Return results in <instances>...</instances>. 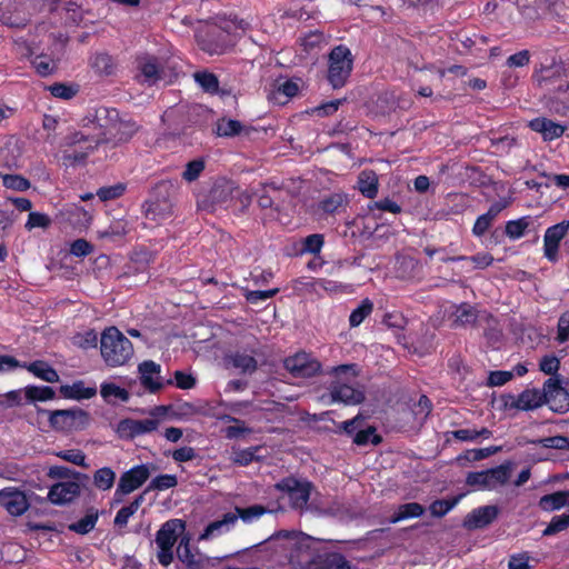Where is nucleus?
<instances>
[{
    "mask_svg": "<svg viewBox=\"0 0 569 569\" xmlns=\"http://www.w3.org/2000/svg\"><path fill=\"white\" fill-rule=\"evenodd\" d=\"M120 112L113 108L101 107L96 110L94 122L99 132L89 134L74 132L66 138L60 150L61 159L66 166H74L84 161L99 142H106L109 133L114 129Z\"/></svg>",
    "mask_w": 569,
    "mask_h": 569,
    "instance_id": "f257e3e1",
    "label": "nucleus"
},
{
    "mask_svg": "<svg viewBox=\"0 0 569 569\" xmlns=\"http://www.w3.org/2000/svg\"><path fill=\"white\" fill-rule=\"evenodd\" d=\"M101 357L111 368L126 366L133 357L131 341L116 327L103 330L100 338Z\"/></svg>",
    "mask_w": 569,
    "mask_h": 569,
    "instance_id": "f03ea898",
    "label": "nucleus"
},
{
    "mask_svg": "<svg viewBox=\"0 0 569 569\" xmlns=\"http://www.w3.org/2000/svg\"><path fill=\"white\" fill-rule=\"evenodd\" d=\"M331 373L336 379L330 387L331 402H342L348 406L362 402L365 399L363 392L342 381L343 379L349 380L356 378L357 370L355 365L335 367Z\"/></svg>",
    "mask_w": 569,
    "mask_h": 569,
    "instance_id": "7ed1b4c3",
    "label": "nucleus"
},
{
    "mask_svg": "<svg viewBox=\"0 0 569 569\" xmlns=\"http://www.w3.org/2000/svg\"><path fill=\"white\" fill-rule=\"evenodd\" d=\"M512 470V462L507 461L495 468L469 472L466 477V483L475 490L493 491L509 481Z\"/></svg>",
    "mask_w": 569,
    "mask_h": 569,
    "instance_id": "20e7f679",
    "label": "nucleus"
},
{
    "mask_svg": "<svg viewBox=\"0 0 569 569\" xmlns=\"http://www.w3.org/2000/svg\"><path fill=\"white\" fill-rule=\"evenodd\" d=\"M48 415L50 427L59 432L71 433L87 428L90 418L89 413L79 408L60 410H41Z\"/></svg>",
    "mask_w": 569,
    "mask_h": 569,
    "instance_id": "39448f33",
    "label": "nucleus"
},
{
    "mask_svg": "<svg viewBox=\"0 0 569 569\" xmlns=\"http://www.w3.org/2000/svg\"><path fill=\"white\" fill-rule=\"evenodd\" d=\"M184 531V522L180 519H171L164 522L156 535L158 546L157 559L167 567L173 560L172 548L179 536Z\"/></svg>",
    "mask_w": 569,
    "mask_h": 569,
    "instance_id": "423d86ee",
    "label": "nucleus"
},
{
    "mask_svg": "<svg viewBox=\"0 0 569 569\" xmlns=\"http://www.w3.org/2000/svg\"><path fill=\"white\" fill-rule=\"evenodd\" d=\"M352 70L351 51L343 46H338L329 54L328 80L333 88L345 86Z\"/></svg>",
    "mask_w": 569,
    "mask_h": 569,
    "instance_id": "0eeeda50",
    "label": "nucleus"
},
{
    "mask_svg": "<svg viewBox=\"0 0 569 569\" xmlns=\"http://www.w3.org/2000/svg\"><path fill=\"white\" fill-rule=\"evenodd\" d=\"M276 488L283 492L293 509L303 510L312 492V483L308 480H300L293 477H288L280 480Z\"/></svg>",
    "mask_w": 569,
    "mask_h": 569,
    "instance_id": "6e6552de",
    "label": "nucleus"
},
{
    "mask_svg": "<svg viewBox=\"0 0 569 569\" xmlns=\"http://www.w3.org/2000/svg\"><path fill=\"white\" fill-rule=\"evenodd\" d=\"M150 477V469L147 465H138L124 471L118 481L113 493V502L120 503L124 496L139 489Z\"/></svg>",
    "mask_w": 569,
    "mask_h": 569,
    "instance_id": "1a4fd4ad",
    "label": "nucleus"
},
{
    "mask_svg": "<svg viewBox=\"0 0 569 569\" xmlns=\"http://www.w3.org/2000/svg\"><path fill=\"white\" fill-rule=\"evenodd\" d=\"M543 405L558 413L569 410V392L562 386L561 377H550L542 386Z\"/></svg>",
    "mask_w": 569,
    "mask_h": 569,
    "instance_id": "9d476101",
    "label": "nucleus"
},
{
    "mask_svg": "<svg viewBox=\"0 0 569 569\" xmlns=\"http://www.w3.org/2000/svg\"><path fill=\"white\" fill-rule=\"evenodd\" d=\"M134 69V79L148 87L157 84L162 78L159 59L149 53H141L136 57Z\"/></svg>",
    "mask_w": 569,
    "mask_h": 569,
    "instance_id": "9b49d317",
    "label": "nucleus"
},
{
    "mask_svg": "<svg viewBox=\"0 0 569 569\" xmlns=\"http://www.w3.org/2000/svg\"><path fill=\"white\" fill-rule=\"evenodd\" d=\"M569 231V220H562L545 231L543 234V256L550 262L559 260V247L562 239Z\"/></svg>",
    "mask_w": 569,
    "mask_h": 569,
    "instance_id": "f8f14e48",
    "label": "nucleus"
},
{
    "mask_svg": "<svg viewBox=\"0 0 569 569\" xmlns=\"http://www.w3.org/2000/svg\"><path fill=\"white\" fill-rule=\"evenodd\" d=\"M177 557L188 569H210L216 561L198 550H192L188 537L181 538L177 548Z\"/></svg>",
    "mask_w": 569,
    "mask_h": 569,
    "instance_id": "ddd939ff",
    "label": "nucleus"
},
{
    "mask_svg": "<svg viewBox=\"0 0 569 569\" xmlns=\"http://www.w3.org/2000/svg\"><path fill=\"white\" fill-rule=\"evenodd\" d=\"M158 426L159 420L152 418L141 420L123 419L117 425L116 432L121 439H133L157 430Z\"/></svg>",
    "mask_w": 569,
    "mask_h": 569,
    "instance_id": "4468645a",
    "label": "nucleus"
},
{
    "mask_svg": "<svg viewBox=\"0 0 569 569\" xmlns=\"http://www.w3.org/2000/svg\"><path fill=\"white\" fill-rule=\"evenodd\" d=\"M286 369L295 377H312L320 370V363L307 352H298L284 360Z\"/></svg>",
    "mask_w": 569,
    "mask_h": 569,
    "instance_id": "2eb2a0df",
    "label": "nucleus"
},
{
    "mask_svg": "<svg viewBox=\"0 0 569 569\" xmlns=\"http://www.w3.org/2000/svg\"><path fill=\"white\" fill-rule=\"evenodd\" d=\"M0 506L11 516L18 517L29 509V501L23 491L8 487L0 490Z\"/></svg>",
    "mask_w": 569,
    "mask_h": 569,
    "instance_id": "dca6fc26",
    "label": "nucleus"
},
{
    "mask_svg": "<svg viewBox=\"0 0 569 569\" xmlns=\"http://www.w3.org/2000/svg\"><path fill=\"white\" fill-rule=\"evenodd\" d=\"M80 483L74 480L60 481L52 485L48 492V500L57 506L72 502L80 496Z\"/></svg>",
    "mask_w": 569,
    "mask_h": 569,
    "instance_id": "f3484780",
    "label": "nucleus"
},
{
    "mask_svg": "<svg viewBox=\"0 0 569 569\" xmlns=\"http://www.w3.org/2000/svg\"><path fill=\"white\" fill-rule=\"evenodd\" d=\"M543 405L542 390L537 388L526 389L517 397L508 396L505 406L510 409L530 411Z\"/></svg>",
    "mask_w": 569,
    "mask_h": 569,
    "instance_id": "a211bd4d",
    "label": "nucleus"
},
{
    "mask_svg": "<svg viewBox=\"0 0 569 569\" xmlns=\"http://www.w3.org/2000/svg\"><path fill=\"white\" fill-rule=\"evenodd\" d=\"M141 385L151 392L158 391L163 387L160 377L161 367L152 360L143 361L139 365Z\"/></svg>",
    "mask_w": 569,
    "mask_h": 569,
    "instance_id": "6ab92c4d",
    "label": "nucleus"
},
{
    "mask_svg": "<svg viewBox=\"0 0 569 569\" xmlns=\"http://www.w3.org/2000/svg\"><path fill=\"white\" fill-rule=\"evenodd\" d=\"M499 515L497 506H483L473 509L463 520L467 529H479L490 525Z\"/></svg>",
    "mask_w": 569,
    "mask_h": 569,
    "instance_id": "aec40b11",
    "label": "nucleus"
},
{
    "mask_svg": "<svg viewBox=\"0 0 569 569\" xmlns=\"http://www.w3.org/2000/svg\"><path fill=\"white\" fill-rule=\"evenodd\" d=\"M238 522V516L227 512L221 519L210 522L199 536V540H211L230 532Z\"/></svg>",
    "mask_w": 569,
    "mask_h": 569,
    "instance_id": "412c9836",
    "label": "nucleus"
},
{
    "mask_svg": "<svg viewBox=\"0 0 569 569\" xmlns=\"http://www.w3.org/2000/svg\"><path fill=\"white\" fill-rule=\"evenodd\" d=\"M59 391L66 399L81 401L93 398L97 395V386L93 382L87 385L83 380H77L70 385H61Z\"/></svg>",
    "mask_w": 569,
    "mask_h": 569,
    "instance_id": "4be33fe9",
    "label": "nucleus"
},
{
    "mask_svg": "<svg viewBox=\"0 0 569 569\" xmlns=\"http://www.w3.org/2000/svg\"><path fill=\"white\" fill-rule=\"evenodd\" d=\"M300 90L298 80L286 79L278 80L273 90L269 93V100L277 104H286L291 98L296 97Z\"/></svg>",
    "mask_w": 569,
    "mask_h": 569,
    "instance_id": "5701e85b",
    "label": "nucleus"
},
{
    "mask_svg": "<svg viewBox=\"0 0 569 569\" xmlns=\"http://www.w3.org/2000/svg\"><path fill=\"white\" fill-rule=\"evenodd\" d=\"M139 126L128 116H119L114 129L109 133L106 142L121 143L129 141L138 131Z\"/></svg>",
    "mask_w": 569,
    "mask_h": 569,
    "instance_id": "b1692460",
    "label": "nucleus"
},
{
    "mask_svg": "<svg viewBox=\"0 0 569 569\" xmlns=\"http://www.w3.org/2000/svg\"><path fill=\"white\" fill-rule=\"evenodd\" d=\"M555 71L546 69L542 76V82L547 89L555 94V97L561 101L569 100V80L566 76H558L553 79Z\"/></svg>",
    "mask_w": 569,
    "mask_h": 569,
    "instance_id": "393cba45",
    "label": "nucleus"
},
{
    "mask_svg": "<svg viewBox=\"0 0 569 569\" xmlns=\"http://www.w3.org/2000/svg\"><path fill=\"white\" fill-rule=\"evenodd\" d=\"M531 130L540 133L546 141L560 138L566 127L547 118H536L529 122Z\"/></svg>",
    "mask_w": 569,
    "mask_h": 569,
    "instance_id": "a878e982",
    "label": "nucleus"
},
{
    "mask_svg": "<svg viewBox=\"0 0 569 569\" xmlns=\"http://www.w3.org/2000/svg\"><path fill=\"white\" fill-rule=\"evenodd\" d=\"M22 368H26L34 377L46 382L53 383L59 381L58 372L46 361L37 360L29 365H22Z\"/></svg>",
    "mask_w": 569,
    "mask_h": 569,
    "instance_id": "bb28decb",
    "label": "nucleus"
},
{
    "mask_svg": "<svg viewBox=\"0 0 569 569\" xmlns=\"http://www.w3.org/2000/svg\"><path fill=\"white\" fill-rule=\"evenodd\" d=\"M538 505L545 511L559 510L569 506V491H557L550 495H545L539 499Z\"/></svg>",
    "mask_w": 569,
    "mask_h": 569,
    "instance_id": "cd10ccee",
    "label": "nucleus"
},
{
    "mask_svg": "<svg viewBox=\"0 0 569 569\" xmlns=\"http://www.w3.org/2000/svg\"><path fill=\"white\" fill-rule=\"evenodd\" d=\"M359 191L368 197L375 198L378 193V177L372 170H363L358 177Z\"/></svg>",
    "mask_w": 569,
    "mask_h": 569,
    "instance_id": "c85d7f7f",
    "label": "nucleus"
},
{
    "mask_svg": "<svg viewBox=\"0 0 569 569\" xmlns=\"http://www.w3.org/2000/svg\"><path fill=\"white\" fill-rule=\"evenodd\" d=\"M451 319L456 327L473 325L477 320V311L472 306L462 303L455 307V311L451 313Z\"/></svg>",
    "mask_w": 569,
    "mask_h": 569,
    "instance_id": "c756f323",
    "label": "nucleus"
},
{
    "mask_svg": "<svg viewBox=\"0 0 569 569\" xmlns=\"http://www.w3.org/2000/svg\"><path fill=\"white\" fill-rule=\"evenodd\" d=\"M425 508L418 502H409L398 507L397 511L389 519L390 523H397L399 521L418 518L422 516Z\"/></svg>",
    "mask_w": 569,
    "mask_h": 569,
    "instance_id": "7c9ffc66",
    "label": "nucleus"
},
{
    "mask_svg": "<svg viewBox=\"0 0 569 569\" xmlns=\"http://www.w3.org/2000/svg\"><path fill=\"white\" fill-rule=\"evenodd\" d=\"M301 47L307 54L316 57L326 44L325 34L320 31H310L301 38Z\"/></svg>",
    "mask_w": 569,
    "mask_h": 569,
    "instance_id": "2f4dec72",
    "label": "nucleus"
},
{
    "mask_svg": "<svg viewBox=\"0 0 569 569\" xmlns=\"http://www.w3.org/2000/svg\"><path fill=\"white\" fill-rule=\"evenodd\" d=\"M116 477V472L110 467H102L94 471L92 480L98 490L108 491L113 487Z\"/></svg>",
    "mask_w": 569,
    "mask_h": 569,
    "instance_id": "473e14b6",
    "label": "nucleus"
},
{
    "mask_svg": "<svg viewBox=\"0 0 569 569\" xmlns=\"http://www.w3.org/2000/svg\"><path fill=\"white\" fill-rule=\"evenodd\" d=\"M268 510L260 506L253 505L247 508L236 507L232 512L233 516H238V520L241 519L244 523L249 525L260 519Z\"/></svg>",
    "mask_w": 569,
    "mask_h": 569,
    "instance_id": "72a5a7b5",
    "label": "nucleus"
},
{
    "mask_svg": "<svg viewBox=\"0 0 569 569\" xmlns=\"http://www.w3.org/2000/svg\"><path fill=\"white\" fill-rule=\"evenodd\" d=\"M229 362L243 373H251L257 369V360L247 353L236 352L229 357Z\"/></svg>",
    "mask_w": 569,
    "mask_h": 569,
    "instance_id": "f704fd0d",
    "label": "nucleus"
},
{
    "mask_svg": "<svg viewBox=\"0 0 569 569\" xmlns=\"http://www.w3.org/2000/svg\"><path fill=\"white\" fill-rule=\"evenodd\" d=\"M373 311V302L366 298L363 299L360 305L352 310L349 317V325L351 328L359 327L363 320L371 315Z\"/></svg>",
    "mask_w": 569,
    "mask_h": 569,
    "instance_id": "c9c22d12",
    "label": "nucleus"
},
{
    "mask_svg": "<svg viewBox=\"0 0 569 569\" xmlns=\"http://www.w3.org/2000/svg\"><path fill=\"white\" fill-rule=\"evenodd\" d=\"M98 517H99L98 511L91 509L83 518L69 525V529L79 535H86L94 528V526L98 521Z\"/></svg>",
    "mask_w": 569,
    "mask_h": 569,
    "instance_id": "e433bc0d",
    "label": "nucleus"
},
{
    "mask_svg": "<svg viewBox=\"0 0 569 569\" xmlns=\"http://www.w3.org/2000/svg\"><path fill=\"white\" fill-rule=\"evenodd\" d=\"M23 391L29 401H48L56 396L54 390L48 386H27Z\"/></svg>",
    "mask_w": 569,
    "mask_h": 569,
    "instance_id": "4c0bfd02",
    "label": "nucleus"
},
{
    "mask_svg": "<svg viewBox=\"0 0 569 569\" xmlns=\"http://www.w3.org/2000/svg\"><path fill=\"white\" fill-rule=\"evenodd\" d=\"M143 500H144L143 495H140L128 506L122 507L116 515L114 525L119 526V527L126 526L128 523L130 517L133 516L138 511L141 503L143 502Z\"/></svg>",
    "mask_w": 569,
    "mask_h": 569,
    "instance_id": "58836bf2",
    "label": "nucleus"
},
{
    "mask_svg": "<svg viewBox=\"0 0 569 569\" xmlns=\"http://www.w3.org/2000/svg\"><path fill=\"white\" fill-rule=\"evenodd\" d=\"M530 223V217H522L517 220H510L506 224V234L512 240L520 239L525 234Z\"/></svg>",
    "mask_w": 569,
    "mask_h": 569,
    "instance_id": "ea45409f",
    "label": "nucleus"
},
{
    "mask_svg": "<svg viewBox=\"0 0 569 569\" xmlns=\"http://www.w3.org/2000/svg\"><path fill=\"white\" fill-rule=\"evenodd\" d=\"M462 496H457L451 499H439L433 501L430 507V513L433 517L440 518L451 511L460 501Z\"/></svg>",
    "mask_w": 569,
    "mask_h": 569,
    "instance_id": "a19ab883",
    "label": "nucleus"
},
{
    "mask_svg": "<svg viewBox=\"0 0 569 569\" xmlns=\"http://www.w3.org/2000/svg\"><path fill=\"white\" fill-rule=\"evenodd\" d=\"M100 393L106 401H110L112 399L128 401L129 399V392L124 388L112 382H103L101 385Z\"/></svg>",
    "mask_w": 569,
    "mask_h": 569,
    "instance_id": "79ce46f5",
    "label": "nucleus"
},
{
    "mask_svg": "<svg viewBox=\"0 0 569 569\" xmlns=\"http://www.w3.org/2000/svg\"><path fill=\"white\" fill-rule=\"evenodd\" d=\"M323 244H325V239H323L322 234H319V233L310 234V236L306 237L305 239H302L300 253L301 254L311 253V254L318 256L320 253Z\"/></svg>",
    "mask_w": 569,
    "mask_h": 569,
    "instance_id": "37998d69",
    "label": "nucleus"
},
{
    "mask_svg": "<svg viewBox=\"0 0 569 569\" xmlns=\"http://www.w3.org/2000/svg\"><path fill=\"white\" fill-rule=\"evenodd\" d=\"M54 455L72 465H76L78 467L87 468V457L84 452L80 449H67V450H60L54 452Z\"/></svg>",
    "mask_w": 569,
    "mask_h": 569,
    "instance_id": "c03bdc74",
    "label": "nucleus"
},
{
    "mask_svg": "<svg viewBox=\"0 0 569 569\" xmlns=\"http://www.w3.org/2000/svg\"><path fill=\"white\" fill-rule=\"evenodd\" d=\"M1 179H2V184L7 189H11L14 191H20V192L27 191L31 187L30 181L20 174H7L6 173V174H1Z\"/></svg>",
    "mask_w": 569,
    "mask_h": 569,
    "instance_id": "a18cd8bd",
    "label": "nucleus"
},
{
    "mask_svg": "<svg viewBox=\"0 0 569 569\" xmlns=\"http://www.w3.org/2000/svg\"><path fill=\"white\" fill-rule=\"evenodd\" d=\"M347 198L342 193H333L325 198L320 203L319 208L326 213H336L345 203Z\"/></svg>",
    "mask_w": 569,
    "mask_h": 569,
    "instance_id": "49530a36",
    "label": "nucleus"
},
{
    "mask_svg": "<svg viewBox=\"0 0 569 569\" xmlns=\"http://www.w3.org/2000/svg\"><path fill=\"white\" fill-rule=\"evenodd\" d=\"M452 435L460 441H476L478 438L488 439L491 436V431L487 428L480 430L466 428L455 430Z\"/></svg>",
    "mask_w": 569,
    "mask_h": 569,
    "instance_id": "de8ad7c7",
    "label": "nucleus"
},
{
    "mask_svg": "<svg viewBox=\"0 0 569 569\" xmlns=\"http://www.w3.org/2000/svg\"><path fill=\"white\" fill-rule=\"evenodd\" d=\"M92 68L101 74H111L114 70L113 59L107 53H97L91 60Z\"/></svg>",
    "mask_w": 569,
    "mask_h": 569,
    "instance_id": "09e8293b",
    "label": "nucleus"
},
{
    "mask_svg": "<svg viewBox=\"0 0 569 569\" xmlns=\"http://www.w3.org/2000/svg\"><path fill=\"white\" fill-rule=\"evenodd\" d=\"M196 82L207 92L214 93L219 89V81L217 77L211 72H196L194 73Z\"/></svg>",
    "mask_w": 569,
    "mask_h": 569,
    "instance_id": "8fccbe9b",
    "label": "nucleus"
},
{
    "mask_svg": "<svg viewBox=\"0 0 569 569\" xmlns=\"http://www.w3.org/2000/svg\"><path fill=\"white\" fill-rule=\"evenodd\" d=\"M206 168L203 159H194L186 164V169L182 172V179L187 182L197 180Z\"/></svg>",
    "mask_w": 569,
    "mask_h": 569,
    "instance_id": "3c124183",
    "label": "nucleus"
},
{
    "mask_svg": "<svg viewBox=\"0 0 569 569\" xmlns=\"http://www.w3.org/2000/svg\"><path fill=\"white\" fill-rule=\"evenodd\" d=\"M147 218L154 220V221H163L171 217L172 210L171 206L168 203H152L147 209Z\"/></svg>",
    "mask_w": 569,
    "mask_h": 569,
    "instance_id": "603ef678",
    "label": "nucleus"
},
{
    "mask_svg": "<svg viewBox=\"0 0 569 569\" xmlns=\"http://www.w3.org/2000/svg\"><path fill=\"white\" fill-rule=\"evenodd\" d=\"M567 528H569V511L555 516L543 530V536H552L566 530Z\"/></svg>",
    "mask_w": 569,
    "mask_h": 569,
    "instance_id": "864d4df0",
    "label": "nucleus"
},
{
    "mask_svg": "<svg viewBox=\"0 0 569 569\" xmlns=\"http://www.w3.org/2000/svg\"><path fill=\"white\" fill-rule=\"evenodd\" d=\"M68 220L74 224L88 226L91 221L90 213L80 206H72L66 210Z\"/></svg>",
    "mask_w": 569,
    "mask_h": 569,
    "instance_id": "5fc2aeb1",
    "label": "nucleus"
},
{
    "mask_svg": "<svg viewBox=\"0 0 569 569\" xmlns=\"http://www.w3.org/2000/svg\"><path fill=\"white\" fill-rule=\"evenodd\" d=\"M353 442L359 446H363L369 442H372L376 445V443L380 442V438H379V436L376 435V429L373 427H365V425H363L356 432V435L353 437Z\"/></svg>",
    "mask_w": 569,
    "mask_h": 569,
    "instance_id": "6e6d98bb",
    "label": "nucleus"
},
{
    "mask_svg": "<svg viewBox=\"0 0 569 569\" xmlns=\"http://www.w3.org/2000/svg\"><path fill=\"white\" fill-rule=\"evenodd\" d=\"M177 485L178 479L174 475H160L151 480L148 489L163 491L173 488Z\"/></svg>",
    "mask_w": 569,
    "mask_h": 569,
    "instance_id": "4d7b16f0",
    "label": "nucleus"
},
{
    "mask_svg": "<svg viewBox=\"0 0 569 569\" xmlns=\"http://www.w3.org/2000/svg\"><path fill=\"white\" fill-rule=\"evenodd\" d=\"M51 223V219L48 214L38 212V211H30L28 216V220L24 224V228L28 231H31L34 228H48Z\"/></svg>",
    "mask_w": 569,
    "mask_h": 569,
    "instance_id": "13d9d810",
    "label": "nucleus"
},
{
    "mask_svg": "<svg viewBox=\"0 0 569 569\" xmlns=\"http://www.w3.org/2000/svg\"><path fill=\"white\" fill-rule=\"evenodd\" d=\"M559 368L560 360L553 355L542 357L539 362L540 371H542L545 375H549L550 377H560L558 375Z\"/></svg>",
    "mask_w": 569,
    "mask_h": 569,
    "instance_id": "bf43d9fd",
    "label": "nucleus"
},
{
    "mask_svg": "<svg viewBox=\"0 0 569 569\" xmlns=\"http://www.w3.org/2000/svg\"><path fill=\"white\" fill-rule=\"evenodd\" d=\"M241 123L237 120L228 119L221 120L217 126V133L220 137H231L240 133Z\"/></svg>",
    "mask_w": 569,
    "mask_h": 569,
    "instance_id": "052dcab7",
    "label": "nucleus"
},
{
    "mask_svg": "<svg viewBox=\"0 0 569 569\" xmlns=\"http://www.w3.org/2000/svg\"><path fill=\"white\" fill-rule=\"evenodd\" d=\"M50 93L60 99L69 100L76 96L78 89L74 86H69L64 83H54L48 87Z\"/></svg>",
    "mask_w": 569,
    "mask_h": 569,
    "instance_id": "680f3d73",
    "label": "nucleus"
},
{
    "mask_svg": "<svg viewBox=\"0 0 569 569\" xmlns=\"http://www.w3.org/2000/svg\"><path fill=\"white\" fill-rule=\"evenodd\" d=\"M323 569H353V567L342 555L330 553L323 561Z\"/></svg>",
    "mask_w": 569,
    "mask_h": 569,
    "instance_id": "e2e57ef3",
    "label": "nucleus"
},
{
    "mask_svg": "<svg viewBox=\"0 0 569 569\" xmlns=\"http://www.w3.org/2000/svg\"><path fill=\"white\" fill-rule=\"evenodd\" d=\"M31 63L40 76H48L54 69V63L52 59H50L47 56H36L31 60Z\"/></svg>",
    "mask_w": 569,
    "mask_h": 569,
    "instance_id": "0e129e2a",
    "label": "nucleus"
},
{
    "mask_svg": "<svg viewBox=\"0 0 569 569\" xmlns=\"http://www.w3.org/2000/svg\"><path fill=\"white\" fill-rule=\"evenodd\" d=\"M173 378L176 387L182 390L192 389L197 383L196 377L190 372L177 370Z\"/></svg>",
    "mask_w": 569,
    "mask_h": 569,
    "instance_id": "69168bd1",
    "label": "nucleus"
},
{
    "mask_svg": "<svg viewBox=\"0 0 569 569\" xmlns=\"http://www.w3.org/2000/svg\"><path fill=\"white\" fill-rule=\"evenodd\" d=\"M124 189V186L121 183L110 187H102L97 191V196L101 201L113 200L122 196Z\"/></svg>",
    "mask_w": 569,
    "mask_h": 569,
    "instance_id": "338daca9",
    "label": "nucleus"
},
{
    "mask_svg": "<svg viewBox=\"0 0 569 569\" xmlns=\"http://www.w3.org/2000/svg\"><path fill=\"white\" fill-rule=\"evenodd\" d=\"M569 339V309L563 312L558 321V333L557 340L560 343L566 342Z\"/></svg>",
    "mask_w": 569,
    "mask_h": 569,
    "instance_id": "774afa93",
    "label": "nucleus"
}]
</instances>
